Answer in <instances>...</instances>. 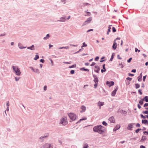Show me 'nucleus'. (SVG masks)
<instances>
[{
    "mask_svg": "<svg viewBox=\"0 0 148 148\" xmlns=\"http://www.w3.org/2000/svg\"><path fill=\"white\" fill-rule=\"evenodd\" d=\"M132 72L134 73H135L136 72V69H133L132 70Z\"/></svg>",
    "mask_w": 148,
    "mask_h": 148,
    "instance_id": "58",
    "label": "nucleus"
},
{
    "mask_svg": "<svg viewBox=\"0 0 148 148\" xmlns=\"http://www.w3.org/2000/svg\"><path fill=\"white\" fill-rule=\"evenodd\" d=\"M27 48L29 49H30L31 50L34 49V45H32L31 47H28Z\"/></svg>",
    "mask_w": 148,
    "mask_h": 148,
    "instance_id": "16",
    "label": "nucleus"
},
{
    "mask_svg": "<svg viewBox=\"0 0 148 148\" xmlns=\"http://www.w3.org/2000/svg\"><path fill=\"white\" fill-rule=\"evenodd\" d=\"M82 69H83V70L87 71H89V70L88 69H85L84 68H83Z\"/></svg>",
    "mask_w": 148,
    "mask_h": 148,
    "instance_id": "39",
    "label": "nucleus"
},
{
    "mask_svg": "<svg viewBox=\"0 0 148 148\" xmlns=\"http://www.w3.org/2000/svg\"><path fill=\"white\" fill-rule=\"evenodd\" d=\"M112 25H110L109 27H108V31L107 33V34H109V33L110 32V29H111V27H110V26H111Z\"/></svg>",
    "mask_w": 148,
    "mask_h": 148,
    "instance_id": "22",
    "label": "nucleus"
},
{
    "mask_svg": "<svg viewBox=\"0 0 148 148\" xmlns=\"http://www.w3.org/2000/svg\"><path fill=\"white\" fill-rule=\"evenodd\" d=\"M87 46V45L85 44V42H84L83 43V45L82 46V47H86Z\"/></svg>",
    "mask_w": 148,
    "mask_h": 148,
    "instance_id": "32",
    "label": "nucleus"
},
{
    "mask_svg": "<svg viewBox=\"0 0 148 148\" xmlns=\"http://www.w3.org/2000/svg\"><path fill=\"white\" fill-rule=\"evenodd\" d=\"M120 38H116L114 41L113 45L112 46V48L114 49L115 50L116 49L117 47V43L116 42V41L117 40H120Z\"/></svg>",
    "mask_w": 148,
    "mask_h": 148,
    "instance_id": "6",
    "label": "nucleus"
},
{
    "mask_svg": "<svg viewBox=\"0 0 148 148\" xmlns=\"http://www.w3.org/2000/svg\"><path fill=\"white\" fill-rule=\"evenodd\" d=\"M106 71V69H102L101 70V72H102V73H103V72H105Z\"/></svg>",
    "mask_w": 148,
    "mask_h": 148,
    "instance_id": "56",
    "label": "nucleus"
},
{
    "mask_svg": "<svg viewBox=\"0 0 148 148\" xmlns=\"http://www.w3.org/2000/svg\"><path fill=\"white\" fill-rule=\"evenodd\" d=\"M148 106V103H145L144 104V106L145 107Z\"/></svg>",
    "mask_w": 148,
    "mask_h": 148,
    "instance_id": "49",
    "label": "nucleus"
},
{
    "mask_svg": "<svg viewBox=\"0 0 148 148\" xmlns=\"http://www.w3.org/2000/svg\"><path fill=\"white\" fill-rule=\"evenodd\" d=\"M132 58H130L128 60H127V62L128 63H130L131 62V60H132Z\"/></svg>",
    "mask_w": 148,
    "mask_h": 148,
    "instance_id": "40",
    "label": "nucleus"
},
{
    "mask_svg": "<svg viewBox=\"0 0 148 148\" xmlns=\"http://www.w3.org/2000/svg\"><path fill=\"white\" fill-rule=\"evenodd\" d=\"M119 65H120V66H121V68H123V65H122V64H119Z\"/></svg>",
    "mask_w": 148,
    "mask_h": 148,
    "instance_id": "59",
    "label": "nucleus"
},
{
    "mask_svg": "<svg viewBox=\"0 0 148 148\" xmlns=\"http://www.w3.org/2000/svg\"><path fill=\"white\" fill-rule=\"evenodd\" d=\"M76 66V65H73L71 66H70L69 67V68H73V67H75Z\"/></svg>",
    "mask_w": 148,
    "mask_h": 148,
    "instance_id": "33",
    "label": "nucleus"
},
{
    "mask_svg": "<svg viewBox=\"0 0 148 148\" xmlns=\"http://www.w3.org/2000/svg\"><path fill=\"white\" fill-rule=\"evenodd\" d=\"M75 71L74 70H72L71 71L70 73L71 74H73L74 73Z\"/></svg>",
    "mask_w": 148,
    "mask_h": 148,
    "instance_id": "37",
    "label": "nucleus"
},
{
    "mask_svg": "<svg viewBox=\"0 0 148 148\" xmlns=\"http://www.w3.org/2000/svg\"><path fill=\"white\" fill-rule=\"evenodd\" d=\"M93 29H89L87 31V32H90V31H93Z\"/></svg>",
    "mask_w": 148,
    "mask_h": 148,
    "instance_id": "51",
    "label": "nucleus"
},
{
    "mask_svg": "<svg viewBox=\"0 0 148 148\" xmlns=\"http://www.w3.org/2000/svg\"><path fill=\"white\" fill-rule=\"evenodd\" d=\"M86 118H83V119H81L78 122H77V123H79L81 121H83V120H86Z\"/></svg>",
    "mask_w": 148,
    "mask_h": 148,
    "instance_id": "28",
    "label": "nucleus"
},
{
    "mask_svg": "<svg viewBox=\"0 0 148 148\" xmlns=\"http://www.w3.org/2000/svg\"><path fill=\"white\" fill-rule=\"evenodd\" d=\"M92 20V18L91 17H90L87 19V20L85 21L83 23L82 26L85 25L87 24H88L90 23Z\"/></svg>",
    "mask_w": 148,
    "mask_h": 148,
    "instance_id": "5",
    "label": "nucleus"
},
{
    "mask_svg": "<svg viewBox=\"0 0 148 148\" xmlns=\"http://www.w3.org/2000/svg\"><path fill=\"white\" fill-rule=\"evenodd\" d=\"M141 130V129H138L135 130V132L136 133H138Z\"/></svg>",
    "mask_w": 148,
    "mask_h": 148,
    "instance_id": "30",
    "label": "nucleus"
},
{
    "mask_svg": "<svg viewBox=\"0 0 148 148\" xmlns=\"http://www.w3.org/2000/svg\"><path fill=\"white\" fill-rule=\"evenodd\" d=\"M51 147V144L46 143L44 145V148H50Z\"/></svg>",
    "mask_w": 148,
    "mask_h": 148,
    "instance_id": "13",
    "label": "nucleus"
},
{
    "mask_svg": "<svg viewBox=\"0 0 148 148\" xmlns=\"http://www.w3.org/2000/svg\"><path fill=\"white\" fill-rule=\"evenodd\" d=\"M143 113L145 114H148V111L146 110L143 112Z\"/></svg>",
    "mask_w": 148,
    "mask_h": 148,
    "instance_id": "34",
    "label": "nucleus"
},
{
    "mask_svg": "<svg viewBox=\"0 0 148 148\" xmlns=\"http://www.w3.org/2000/svg\"><path fill=\"white\" fill-rule=\"evenodd\" d=\"M87 13L88 14V15L90 16V13L89 12H87Z\"/></svg>",
    "mask_w": 148,
    "mask_h": 148,
    "instance_id": "62",
    "label": "nucleus"
},
{
    "mask_svg": "<svg viewBox=\"0 0 148 148\" xmlns=\"http://www.w3.org/2000/svg\"><path fill=\"white\" fill-rule=\"evenodd\" d=\"M106 84L108 85L109 87H110L111 86L114 85V83L112 81H111L110 82L107 81L106 82Z\"/></svg>",
    "mask_w": 148,
    "mask_h": 148,
    "instance_id": "7",
    "label": "nucleus"
},
{
    "mask_svg": "<svg viewBox=\"0 0 148 148\" xmlns=\"http://www.w3.org/2000/svg\"><path fill=\"white\" fill-rule=\"evenodd\" d=\"M88 144L86 143L84 145L83 148H88Z\"/></svg>",
    "mask_w": 148,
    "mask_h": 148,
    "instance_id": "23",
    "label": "nucleus"
},
{
    "mask_svg": "<svg viewBox=\"0 0 148 148\" xmlns=\"http://www.w3.org/2000/svg\"><path fill=\"white\" fill-rule=\"evenodd\" d=\"M49 34H47V36H46V37H45L44 38V40H46L47 39H48L49 38Z\"/></svg>",
    "mask_w": 148,
    "mask_h": 148,
    "instance_id": "26",
    "label": "nucleus"
},
{
    "mask_svg": "<svg viewBox=\"0 0 148 148\" xmlns=\"http://www.w3.org/2000/svg\"><path fill=\"white\" fill-rule=\"evenodd\" d=\"M120 127V126L119 125H116V128H114V130H117L119 129Z\"/></svg>",
    "mask_w": 148,
    "mask_h": 148,
    "instance_id": "17",
    "label": "nucleus"
},
{
    "mask_svg": "<svg viewBox=\"0 0 148 148\" xmlns=\"http://www.w3.org/2000/svg\"><path fill=\"white\" fill-rule=\"evenodd\" d=\"M140 147V148H146L143 145H141Z\"/></svg>",
    "mask_w": 148,
    "mask_h": 148,
    "instance_id": "53",
    "label": "nucleus"
},
{
    "mask_svg": "<svg viewBox=\"0 0 148 148\" xmlns=\"http://www.w3.org/2000/svg\"><path fill=\"white\" fill-rule=\"evenodd\" d=\"M143 100H145V101L146 102H148V97L146 96L143 99Z\"/></svg>",
    "mask_w": 148,
    "mask_h": 148,
    "instance_id": "20",
    "label": "nucleus"
},
{
    "mask_svg": "<svg viewBox=\"0 0 148 148\" xmlns=\"http://www.w3.org/2000/svg\"><path fill=\"white\" fill-rule=\"evenodd\" d=\"M138 107L139 109H140L141 108V107L139 104L138 105Z\"/></svg>",
    "mask_w": 148,
    "mask_h": 148,
    "instance_id": "61",
    "label": "nucleus"
},
{
    "mask_svg": "<svg viewBox=\"0 0 148 148\" xmlns=\"http://www.w3.org/2000/svg\"><path fill=\"white\" fill-rule=\"evenodd\" d=\"M146 76H147L146 75H145V76H144L143 77V81L144 82L145 81V79L146 78Z\"/></svg>",
    "mask_w": 148,
    "mask_h": 148,
    "instance_id": "50",
    "label": "nucleus"
},
{
    "mask_svg": "<svg viewBox=\"0 0 148 148\" xmlns=\"http://www.w3.org/2000/svg\"><path fill=\"white\" fill-rule=\"evenodd\" d=\"M81 109L83 111H84L86 110V107L84 106H82L81 107Z\"/></svg>",
    "mask_w": 148,
    "mask_h": 148,
    "instance_id": "25",
    "label": "nucleus"
},
{
    "mask_svg": "<svg viewBox=\"0 0 148 148\" xmlns=\"http://www.w3.org/2000/svg\"><path fill=\"white\" fill-rule=\"evenodd\" d=\"M113 57H114V56H113V54L111 56V58L110 59V60L111 61H112L113 58Z\"/></svg>",
    "mask_w": 148,
    "mask_h": 148,
    "instance_id": "35",
    "label": "nucleus"
},
{
    "mask_svg": "<svg viewBox=\"0 0 148 148\" xmlns=\"http://www.w3.org/2000/svg\"><path fill=\"white\" fill-rule=\"evenodd\" d=\"M6 105L8 107L9 106V102H8L7 103Z\"/></svg>",
    "mask_w": 148,
    "mask_h": 148,
    "instance_id": "64",
    "label": "nucleus"
},
{
    "mask_svg": "<svg viewBox=\"0 0 148 148\" xmlns=\"http://www.w3.org/2000/svg\"><path fill=\"white\" fill-rule=\"evenodd\" d=\"M140 116H141V118L144 119H145L146 118V117L145 116H143L142 114H140Z\"/></svg>",
    "mask_w": 148,
    "mask_h": 148,
    "instance_id": "36",
    "label": "nucleus"
},
{
    "mask_svg": "<svg viewBox=\"0 0 148 148\" xmlns=\"http://www.w3.org/2000/svg\"><path fill=\"white\" fill-rule=\"evenodd\" d=\"M95 68L97 69V70L96 71L95 70V71L97 73H98L99 71V67L97 66H95Z\"/></svg>",
    "mask_w": 148,
    "mask_h": 148,
    "instance_id": "19",
    "label": "nucleus"
},
{
    "mask_svg": "<svg viewBox=\"0 0 148 148\" xmlns=\"http://www.w3.org/2000/svg\"><path fill=\"white\" fill-rule=\"evenodd\" d=\"M127 79H128V80H129L130 81L131 80L132 78H131L129 77H128L127 78Z\"/></svg>",
    "mask_w": 148,
    "mask_h": 148,
    "instance_id": "57",
    "label": "nucleus"
},
{
    "mask_svg": "<svg viewBox=\"0 0 148 148\" xmlns=\"http://www.w3.org/2000/svg\"><path fill=\"white\" fill-rule=\"evenodd\" d=\"M147 139L146 136H143L142 137V138L140 142H144Z\"/></svg>",
    "mask_w": 148,
    "mask_h": 148,
    "instance_id": "11",
    "label": "nucleus"
},
{
    "mask_svg": "<svg viewBox=\"0 0 148 148\" xmlns=\"http://www.w3.org/2000/svg\"><path fill=\"white\" fill-rule=\"evenodd\" d=\"M135 51L136 52H137L138 51V52H140V50H138V49L136 48H135Z\"/></svg>",
    "mask_w": 148,
    "mask_h": 148,
    "instance_id": "45",
    "label": "nucleus"
},
{
    "mask_svg": "<svg viewBox=\"0 0 148 148\" xmlns=\"http://www.w3.org/2000/svg\"><path fill=\"white\" fill-rule=\"evenodd\" d=\"M143 100H144L143 99L139 101V103H140V104L141 105H142L143 104Z\"/></svg>",
    "mask_w": 148,
    "mask_h": 148,
    "instance_id": "27",
    "label": "nucleus"
},
{
    "mask_svg": "<svg viewBox=\"0 0 148 148\" xmlns=\"http://www.w3.org/2000/svg\"><path fill=\"white\" fill-rule=\"evenodd\" d=\"M39 58V56L38 55H36L35 56V57L34 58V60H36L38 59Z\"/></svg>",
    "mask_w": 148,
    "mask_h": 148,
    "instance_id": "21",
    "label": "nucleus"
},
{
    "mask_svg": "<svg viewBox=\"0 0 148 148\" xmlns=\"http://www.w3.org/2000/svg\"><path fill=\"white\" fill-rule=\"evenodd\" d=\"M93 76L94 78V81L95 83H98V79L97 76L95 75H93Z\"/></svg>",
    "mask_w": 148,
    "mask_h": 148,
    "instance_id": "9",
    "label": "nucleus"
},
{
    "mask_svg": "<svg viewBox=\"0 0 148 148\" xmlns=\"http://www.w3.org/2000/svg\"><path fill=\"white\" fill-rule=\"evenodd\" d=\"M105 64H104L103 66V68L104 69H105Z\"/></svg>",
    "mask_w": 148,
    "mask_h": 148,
    "instance_id": "63",
    "label": "nucleus"
},
{
    "mask_svg": "<svg viewBox=\"0 0 148 148\" xmlns=\"http://www.w3.org/2000/svg\"><path fill=\"white\" fill-rule=\"evenodd\" d=\"M109 121L111 123H114L115 120L114 117L113 116H112L110 117L108 119Z\"/></svg>",
    "mask_w": 148,
    "mask_h": 148,
    "instance_id": "8",
    "label": "nucleus"
},
{
    "mask_svg": "<svg viewBox=\"0 0 148 148\" xmlns=\"http://www.w3.org/2000/svg\"><path fill=\"white\" fill-rule=\"evenodd\" d=\"M31 68L32 69V70L34 72L38 73H39V70H38V69H34L33 68H32L31 67Z\"/></svg>",
    "mask_w": 148,
    "mask_h": 148,
    "instance_id": "15",
    "label": "nucleus"
},
{
    "mask_svg": "<svg viewBox=\"0 0 148 148\" xmlns=\"http://www.w3.org/2000/svg\"><path fill=\"white\" fill-rule=\"evenodd\" d=\"M104 104V102H101V101H99L98 103V105L100 107H101V106H103V105ZM100 108H101L100 107Z\"/></svg>",
    "mask_w": 148,
    "mask_h": 148,
    "instance_id": "14",
    "label": "nucleus"
},
{
    "mask_svg": "<svg viewBox=\"0 0 148 148\" xmlns=\"http://www.w3.org/2000/svg\"><path fill=\"white\" fill-rule=\"evenodd\" d=\"M102 124L105 126H106L107 125V123L104 121H103L102 122Z\"/></svg>",
    "mask_w": 148,
    "mask_h": 148,
    "instance_id": "31",
    "label": "nucleus"
},
{
    "mask_svg": "<svg viewBox=\"0 0 148 148\" xmlns=\"http://www.w3.org/2000/svg\"><path fill=\"white\" fill-rule=\"evenodd\" d=\"M44 90H47V86H45L44 88Z\"/></svg>",
    "mask_w": 148,
    "mask_h": 148,
    "instance_id": "55",
    "label": "nucleus"
},
{
    "mask_svg": "<svg viewBox=\"0 0 148 148\" xmlns=\"http://www.w3.org/2000/svg\"><path fill=\"white\" fill-rule=\"evenodd\" d=\"M141 91V90L140 89H139L138 90V92L140 94V95H141L142 94V93Z\"/></svg>",
    "mask_w": 148,
    "mask_h": 148,
    "instance_id": "41",
    "label": "nucleus"
},
{
    "mask_svg": "<svg viewBox=\"0 0 148 148\" xmlns=\"http://www.w3.org/2000/svg\"><path fill=\"white\" fill-rule=\"evenodd\" d=\"M47 136H43V137H40V139H41L42 138H45V137H46Z\"/></svg>",
    "mask_w": 148,
    "mask_h": 148,
    "instance_id": "60",
    "label": "nucleus"
},
{
    "mask_svg": "<svg viewBox=\"0 0 148 148\" xmlns=\"http://www.w3.org/2000/svg\"><path fill=\"white\" fill-rule=\"evenodd\" d=\"M60 123L63 125H66L68 123L67 118L66 117L63 118L61 120Z\"/></svg>",
    "mask_w": 148,
    "mask_h": 148,
    "instance_id": "4",
    "label": "nucleus"
},
{
    "mask_svg": "<svg viewBox=\"0 0 148 148\" xmlns=\"http://www.w3.org/2000/svg\"><path fill=\"white\" fill-rule=\"evenodd\" d=\"M44 61V60L43 59H41L40 60V62L42 63H43Z\"/></svg>",
    "mask_w": 148,
    "mask_h": 148,
    "instance_id": "52",
    "label": "nucleus"
},
{
    "mask_svg": "<svg viewBox=\"0 0 148 148\" xmlns=\"http://www.w3.org/2000/svg\"><path fill=\"white\" fill-rule=\"evenodd\" d=\"M112 31L113 32H116V29L114 27H112Z\"/></svg>",
    "mask_w": 148,
    "mask_h": 148,
    "instance_id": "38",
    "label": "nucleus"
},
{
    "mask_svg": "<svg viewBox=\"0 0 148 148\" xmlns=\"http://www.w3.org/2000/svg\"><path fill=\"white\" fill-rule=\"evenodd\" d=\"M94 131L102 134L104 132V127L101 125L95 126L93 128Z\"/></svg>",
    "mask_w": 148,
    "mask_h": 148,
    "instance_id": "1",
    "label": "nucleus"
},
{
    "mask_svg": "<svg viewBox=\"0 0 148 148\" xmlns=\"http://www.w3.org/2000/svg\"><path fill=\"white\" fill-rule=\"evenodd\" d=\"M134 123H131L128 125L127 129L128 130H132Z\"/></svg>",
    "mask_w": 148,
    "mask_h": 148,
    "instance_id": "12",
    "label": "nucleus"
},
{
    "mask_svg": "<svg viewBox=\"0 0 148 148\" xmlns=\"http://www.w3.org/2000/svg\"><path fill=\"white\" fill-rule=\"evenodd\" d=\"M136 126L137 127H140V125L139 123H138L136 125Z\"/></svg>",
    "mask_w": 148,
    "mask_h": 148,
    "instance_id": "44",
    "label": "nucleus"
},
{
    "mask_svg": "<svg viewBox=\"0 0 148 148\" xmlns=\"http://www.w3.org/2000/svg\"><path fill=\"white\" fill-rule=\"evenodd\" d=\"M96 64V63L95 62H93L92 63V64L90 65V66H93Z\"/></svg>",
    "mask_w": 148,
    "mask_h": 148,
    "instance_id": "48",
    "label": "nucleus"
},
{
    "mask_svg": "<svg viewBox=\"0 0 148 148\" xmlns=\"http://www.w3.org/2000/svg\"><path fill=\"white\" fill-rule=\"evenodd\" d=\"M68 115L70 119L73 121H74L76 119V115L73 113H68Z\"/></svg>",
    "mask_w": 148,
    "mask_h": 148,
    "instance_id": "3",
    "label": "nucleus"
},
{
    "mask_svg": "<svg viewBox=\"0 0 148 148\" xmlns=\"http://www.w3.org/2000/svg\"><path fill=\"white\" fill-rule=\"evenodd\" d=\"M99 57L97 56L95 58V61H97L99 60Z\"/></svg>",
    "mask_w": 148,
    "mask_h": 148,
    "instance_id": "43",
    "label": "nucleus"
},
{
    "mask_svg": "<svg viewBox=\"0 0 148 148\" xmlns=\"http://www.w3.org/2000/svg\"><path fill=\"white\" fill-rule=\"evenodd\" d=\"M148 122L147 120H143L142 121V122L143 123H144L145 124H146Z\"/></svg>",
    "mask_w": 148,
    "mask_h": 148,
    "instance_id": "18",
    "label": "nucleus"
},
{
    "mask_svg": "<svg viewBox=\"0 0 148 148\" xmlns=\"http://www.w3.org/2000/svg\"><path fill=\"white\" fill-rule=\"evenodd\" d=\"M118 87H117L115 90L113 91L112 93V96H115V95L116 94V91L118 90Z\"/></svg>",
    "mask_w": 148,
    "mask_h": 148,
    "instance_id": "10",
    "label": "nucleus"
},
{
    "mask_svg": "<svg viewBox=\"0 0 148 148\" xmlns=\"http://www.w3.org/2000/svg\"><path fill=\"white\" fill-rule=\"evenodd\" d=\"M12 67L16 74L17 75H20L21 72L20 69L18 68V67L17 66H13Z\"/></svg>",
    "mask_w": 148,
    "mask_h": 148,
    "instance_id": "2",
    "label": "nucleus"
},
{
    "mask_svg": "<svg viewBox=\"0 0 148 148\" xmlns=\"http://www.w3.org/2000/svg\"><path fill=\"white\" fill-rule=\"evenodd\" d=\"M135 86L136 88H138L140 87V85L138 84H136Z\"/></svg>",
    "mask_w": 148,
    "mask_h": 148,
    "instance_id": "29",
    "label": "nucleus"
},
{
    "mask_svg": "<svg viewBox=\"0 0 148 148\" xmlns=\"http://www.w3.org/2000/svg\"><path fill=\"white\" fill-rule=\"evenodd\" d=\"M98 83H95V84L94 85L95 88H96L97 86Z\"/></svg>",
    "mask_w": 148,
    "mask_h": 148,
    "instance_id": "46",
    "label": "nucleus"
},
{
    "mask_svg": "<svg viewBox=\"0 0 148 148\" xmlns=\"http://www.w3.org/2000/svg\"><path fill=\"white\" fill-rule=\"evenodd\" d=\"M143 133L144 134H147V135H148V132L145 131L143 132Z\"/></svg>",
    "mask_w": 148,
    "mask_h": 148,
    "instance_id": "47",
    "label": "nucleus"
},
{
    "mask_svg": "<svg viewBox=\"0 0 148 148\" xmlns=\"http://www.w3.org/2000/svg\"><path fill=\"white\" fill-rule=\"evenodd\" d=\"M69 48V46H66V47H64V49H68Z\"/></svg>",
    "mask_w": 148,
    "mask_h": 148,
    "instance_id": "42",
    "label": "nucleus"
},
{
    "mask_svg": "<svg viewBox=\"0 0 148 148\" xmlns=\"http://www.w3.org/2000/svg\"><path fill=\"white\" fill-rule=\"evenodd\" d=\"M19 78H17L16 77H15V79L16 81H18L19 80Z\"/></svg>",
    "mask_w": 148,
    "mask_h": 148,
    "instance_id": "54",
    "label": "nucleus"
},
{
    "mask_svg": "<svg viewBox=\"0 0 148 148\" xmlns=\"http://www.w3.org/2000/svg\"><path fill=\"white\" fill-rule=\"evenodd\" d=\"M142 76H139L138 77V81L140 82L141 81Z\"/></svg>",
    "mask_w": 148,
    "mask_h": 148,
    "instance_id": "24",
    "label": "nucleus"
}]
</instances>
